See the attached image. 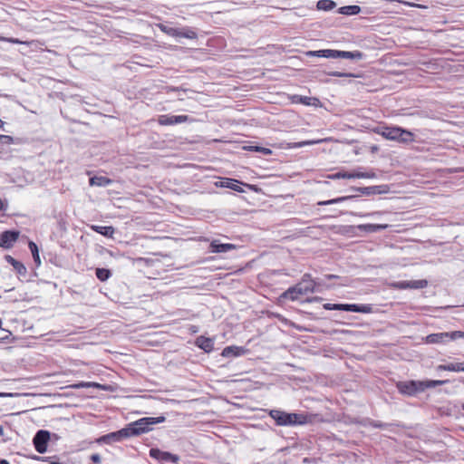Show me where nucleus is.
<instances>
[{
	"label": "nucleus",
	"mask_w": 464,
	"mask_h": 464,
	"mask_svg": "<svg viewBox=\"0 0 464 464\" xmlns=\"http://www.w3.org/2000/svg\"><path fill=\"white\" fill-rule=\"evenodd\" d=\"M125 431V427L118 431L111 432L109 434L104 435L102 438V440L104 442H111V441H121L123 439L130 438V435H123L122 432Z\"/></svg>",
	"instance_id": "obj_18"
},
{
	"label": "nucleus",
	"mask_w": 464,
	"mask_h": 464,
	"mask_svg": "<svg viewBox=\"0 0 464 464\" xmlns=\"http://www.w3.org/2000/svg\"><path fill=\"white\" fill-rule=\"evenodd\" d=\"M329 178L332 179H351L352 174H351V172H348V171H339V172L330 175Z\"/></svg>",
	"instance_id": "obj_36"
},
{
	"label": "nucleus",
	"mask_w": 464,
	"mask_h": 464,
	"mask_svg": "<svg viewBox=\"0 0 464 464\" xmlns=\"http://www.w3.org/2000/svg\"><path fill=\"white\" fill-rule=\"evenodd\" d=\"M190 121L188 115H161L159 117V123L160 125H175Z\"/></svg>",
	"instance_id": "obj_14"
},
{
	"label": "nucleus",
	"mask_w": 464,
	"mask_h": 464,
	"mask_svg": "<svg viewBox=\"0 0 464 464\" xmlns=\"http://www.w3.org/2000/svg\"><path fill=\"white\" fill-rule=\"evenodd\" d=\"M328 75L334 76V77H345V78H348V77L356 78V77H358V75H356L354 73L342 72H337V71L330 72H328Z\"/></svg>",
	"instance_id": "obj_37"
},
{
	"label": "nucleus",
	"mask_w": 464,
	"mask_h": 464,
	"mask_svg": "<svg viewBox=\"0 0 464 464\" xmlns=\"http://www.w3.org/2000/svg\"><path fill=\"white\" fill-rule=\"evenodd\" d=\"M209 247L211 253H226L236 249L237 246L229 243H220L218 240H213L210 243Z\"/></svg>",
	"instance_id": "obj_15"
},
{
	"label": "nucleus",
	"mask_w": 464,
	"mask_h": 464,
	"mask_svg": "<svg viewBox=\"0 0 464 464\" xmlns=\"http://www.w3.org/2000/svg\"><path fill=\"white\" fill-rule=\"evenodd\" d=\"M375 132L386 140L401 143H410L413 140V133L396 126H381L376 128Z\"/></svg>",
	"instance_id": "obj_4"
},
{
	"label": "nucleus",
	"mask_w": 464,
	"mask_h": 464,
	"mask_svg": "<svg viewBox=\"0 0 464 464\" xmlns=\"http://www.w3.org/2000/svg\"><path fill=\"white\" fill-rule=\"evenodd\" d=\"M5 259L8 264H10L12 261H14V258L13 256H11L10 255H6V256H5Z\"/></svg>",
	"instance_id": "obj_44"
},
{
	"label": "nucleus",
	"mask_w": 464,
	"mask_h": 464,
	"mask_svg": "<svg viewBox=\"0 0 464 464\" xmlns=\"http://www.w3.org/2000/svg\"><path fill=\"white\" fill-rule=\"evenodd\" d=\"M306 55L309 57H324V58H331V59H352V60H362L364 57V54L360 51H339V50H332V49H323L317 51H308Z\"/></svg>",
	"instance_id": "obj_5"
},
{
	"label": "nucleus",
	"mask_w": 464,
	"mask_h": 464,
	"mask_svg": "<svg viewBox=\"0 0 464 464\" xmlns=\"http://www.w3.org/2000/svg\"><path fill=\"white\" fill-rule=\"evenodd\" d=\"M218 188H227L237 192H244L240 185H244V183L238 181L237 179H230V178H222L220 180L215 183ZM245 186L248 187L251 189H254L255 186L245 184Z\"/></svg>",
	"instance_id": "obj_11"
},
{
	"label": "nucleus",
	"mask_w": 464,
	"mask_h": 464,
	"mask_svg": "<svg viewBox=\"0 0 464 464\" xmlns=\"http://www.w3.org/2000/svg\"><path fill=\"white\" fill-rule=\"evenodd\" d=\"M159 28L160 29L161 32H163L166 34L172 36V37L177 33V28L167 25V24H160Z\"/></svg>",
	"instance_id": "obj_35"
},
{
	"label": "nucleus",
	"mask_w": 464,
	"mask_h": 464,
	"mask_svg": "<svg viewBox=\"0 0 464 464\" xmlns=\"http://www.w3.org/2000/svg\"><path fill=\"white\" fill-rule=\"evenodd\" d=\"M95 275L100 281L104 282L111 276V272L107 268H96Z\"/></svg>",
	"instance_id": "obj_32"
},
{
	"label": "nucleus",
	"mask_w": 464,
	"mask_h": 464,
	"mask_svg": "<svg viewBox=\"0 0 464 464\" xmlns=\"http://www.w3.org/2000/svg\"><path fill=\"white\" fill-rule=\"evenodd\" d=\"M195 344L208 353L214 349V340L203 335L197 337Z\"/></svg>",
	"instance_id": "obj_17"
},
{
	"label": "nucleus",
	"mask_w": 464,
	"mask_h": 464,
	"mask_svg": "<svg viewBox=\"0 0 464 464\" xmlns=\"http://www.w3.org/2000/svg\"><path fill=\"white\" fill-rule=\"evenodd\" d=\"M353 198H354V196L339 197V198L329 199V200L320 201V202H318V205H320V206H327V205L337 204V203H340V202H343V201L352 199Z\"/></svg>",
	"instance_id": "obj_31"
},
{
	"label": "nucleus",
	"mask_w": 464,
	"mask_h": 464,
	"mask_svg": "<svg viewBox=\"0 0 464 464\" xmlns=\"http://www.w3.org/2000/svg\"><path fill=\"white\" fill-rule=\"evenodd\" d=\"M4 125V122L3 121L0 119V127H2Z\"/></svg>",
	"instance_id": "obj_51"
},
{
	"label": "nucleus",
	"mask_w": 464,
	"mask_h": 464,
	"mask_svg": "<svg viewBox=\"0 0 464 464\" xmlns=\"http://www.w3.org/2000/svg\"><path fill=\"white\" fill-rule=\"evenodd\" d=\"M165 420L166 418L164 416L144 417L128 424L125 427V431L122 433L123 435H130V437L139 436L151 430L153 425L162 423Z\"/></svg>",
	"instance_id": "obj_3"
},
{
	"label": "nucleus",
	"mask_w": 464,
	"mask_h": 464,
	"mask_svg": "<svg viewBox=\"0 0 464 464\" xmlns=\"http://www.w3.org/2000/svg\"><path fill=\"white\" fill-rule=\"evenodd\" d=\"M255 151H258V152H261L263 153L264 155H270L272 153L271 150L268 149V148H264V147H258V146H256L254 147V150Z\"/></svg>",
	"instance_id": "obj_41"
},
{
	"label": "nucleus",
	"mask_w": 464,
	"mask_h": 464,
	"mask_svg": "<svg viewBox=\"0 0 464 464\" xmlns=\"http://www.w3.org/2000/svg\"><path fill=\"white\" fill-rule=\"evenodd\" d=\"M50 440V432L40 430L34 437L33 442L38 453H44L47 450V443Z\"/></svg>",
	"instance_id": "obj_10"
},
{
	"label": "nucleus",
	"mask_w": 464,
	"mask_h": 464,
	"mask_svg": "<svg viewBox=\"0 0 464 464\" xmlns=\"http://www.w3.org/2000/svg\"><path fill=\"white\" fill-rule=\"evenodd\" d=\"M5 332H6V331L3 330V333H0V336H5Z\"/></svg>",
	"instance_id": "obj_50"
},
{
	"label": "nucleus",
	"mask_w": 464,
	"mask_h": 464,
	"mask_svg": "<svg viewBox=\"0 0 464 464\" xmlns=\"http://www.w3.org/2000/svg\"><path fill=\"white\" fill-rule=\"evenodd\" d=\"M14 269L16 271V273L20 276H25L27 273L26 267L22 264L20 261L17 263V265L14 267Z\"/></svg>",
	"instance_id": "obj_38"
},
{
	"label": "nucleus",
	"mask_w": 464,
	"mask_h": 464,
	"mask_svg": "<svg viewBox=\"0 0 464 464\" xmlns=\"http://www.w3.org/2000/svg\"><path fill=\"white\" fill-rule=\"evenodd\" d=\"M290 100H291L292 103H296V104L300 103V104H304V105H314V104H315L316 102H318L317 98L301 96V95H297V94L292 95L290 97Z\"/></svg>",
	"instance_id": "obj_22"
},
{
	"label": "nucleus",
	"mask_w": 464,
	"mask_h": 464,
	"mask_svg": "<svg viewBox=\"0 0 464 464\" xmlns=\"http://www.w3.org/2000/svg\"><path fill=\"white\" fill-rule=\"evenodd\" d=\"M91 459L94 463H100L102 460V458L99 454L95 453L91 456Z\"/></svg>",
	"instance_id": "obj_43"
},
{
	"label": "nucleus",
	"mask_w": 464,
	"mask_h": 464,
	"mask_svg": "<svg viewBox=\"0 0 464 464\" xmlns=\"http://www.w3.org/2000/svg\"><path fill=\"white\" fill-rule=\"evenodd\" d=\"M3 207H4L3 202H2V200L0 199V211L3 209Z\"/></svg>",
	"instance_id": "obj_49"
},
{
	"label": "nucleus",
	"mask_w": 464,
	"mask_h": 464,
	"mask_svg": "<svg viewBox=\"0 0 464 464\" xmlns=\"http://www.w3.org/2000/svg\"><path fill=\"white\" fill-rule=\"evenodd\" d=\"M381 187L379 186H371V187H364V188H353L352 189L354 191H359L365 195H371V194H379L382 193V190L380 189Z\"/></svg>",
	"instance_id": "obj_28"
},
{
	"label": "nucleus",
	"mask_w": 464,
	"mask_h": 464,
	"mask_svg": "<svg viewBox=\"0 0 464 464\" xmlns=\"http://www.w3.org/2000/svg\"><path fill=\"white\" fill-rule=\"evenodd\" d=\"M438 371H448V372H464V362H450L448 364H440L437 366Z\"/></svg>",
	"instance_id": "obj_21"
},
{
	"label": "nucleus",
	"mask_w": 464,
	"mask_h": 464,
	"mask_svg": "<svg viewBox=\"0 0 464 464\" xmlns=\"http://www.w3.org/2000/svg\"><path fill=\"white\" fill-rule=\"evenodd\" d=\"M449 380H426L420 381V391L423 392L429 388H434L448 383Z\"/></svg>",
	"instance_id": "obj_23"
},
{
	"label": "nucleus",
	"mask_w": 464,
	"mask_h": 464,
	"mask_svg": "<svg viewBox=\"0 0 464 464\" xmlns=\"http://www.w3.org/2000/svg\"><path fill=\"white\" fill-rule=\"evenodd\" d=\"M463 338L464 339V332L462 331H454L450 333H437L430 334L425 337L426 343H447L450 341H454L456 339Z\"/></svg>",
	"instance_id": "obj_7"
},
{
	"label": "nucleus",
	"mask_w": 464,
	"mask_h": 464,
	"mask_svg": "<svg viewBox=\"0 0 464 464\" xmlns=\"http://www.w3.org/2000/svg\"><path fill=\"white\" fill-rule=\"evenodd\" d=\"M397 389L401 394L412 396L417 392H420V381L399 382Z\"/></svg>",
	"instance_id": "obj_8"
},
{
	"label": "nucleus",
	"mask_w": 464,
	"mask_h": 464,
	"mask_svg": "<svg viewBox=\"0 0 464 464\" xmlns=\"http://www.w3.org/2000/svg\"><path fill=\"white\" fill-rule=\"evenodd\" d=\"M268 415L275 420L277 426H297L310 422V417L303 413L270 410Z\"/></svg>",
	"instance_id": "obj_2"
},
{
	"label": "nucleus",
	"mask_w": 464,
	"mask_h": 464,
	"mask_svg": "<svg viewBox=\"0 0 464 464\" xmlns=\"http://www.w3.org/2000/svg\"><path fill=\"white\" fill-rule=\"evenodd\" d=\"M111 183V180L103 176H95L90 179V185L92 186H99V187H106Z\"/></svg>",
	"instance_id": "obj_26"
},
{
	"label": "nucleus",
	"mask_w": 464,
	"mask_h": 464,
	"mask_svg": "<svg viewBox=\"0 0 464 464\" xmlns=\"http://www.w3.org/2000/svg\"><path fill=\"white\" fill-rule=\"evenodd\" d=\"M389 227L388 224H362L358 226V229L367 233H375Z\"/></svg>",
	"instance_id": "obj_19"
},
{
	"label": "nucleus",
	"mask_w": 464,
	"mask_h": 464,
	"mask_svg": "<svg viewBox=\"0 0 464 464\" xmlns=\"http://www.w3.org/2000/svg\"><path fill=\"white\" fill-rule=\"evenodd\" d=\"M92 229L107 237H112L115 229L111 226H92Z\"/></svg>",
	"instance_id": "obj_24"
},
{
	"label": "nucleus",
	"mask_w": 464,
	"mask_h": 464,
	"mask_svg": "<svg viewBox=\"0 0 464 464\" xmlns=\"http://www.w3.org/2000/svg\"><path fill=\"white\" fill-rule=\"evenodd\" d=\"M13 141H14L13 137H11L9 135L0 134V142H2L4 144H11V143H13Z\"/></svg>",
	"instance_id": "obj_40"
},
{
	"label": "nucleus",
	"mask_w": 464,
	"mask_h": 464,
	"mask_svg": "<svg viewBox=\"0 0 464 464\" xmlns=\"http://www.w3.org/2000/svg\"><path fill=\"white\" fill-rule=\"evenodd\" d=\"M371 425H372V427L378 428V429H384L388 426L386 423L377 421V420L372 421Z\"/></svg>",
	"instance_id": "obj_42"
},
{
	"label": "nucleus",
	"mask_w": 464,
	"mask_h": 464,
	"mask_svg": "<svg viewBox=\"0 0 464 464\" xmlns=\"http://www.w3.org/2000/svg\"><path fill=\"white\" fill-rule=\"evenodd\" d=\"M150 456L161 462L177 463L179 460L178 455L159 449H150Z\"/></svg>",
	"instance_id": "obj_12"
},
{
	"label": "nucleus",
	"mask_w": 464,
	"mask_h": 464,
	"mask_svg": "<svg viewBox=\"0 0 464 464\" xmlns=\"http://www.w3.org/2000/svg\"><path fill=\"white\" fill-rule=\"evenodd\" d=\"M315 291L316 283L309 274H304L302 277V280L299 283L289 287L287 290H285L279 295L278 301H297L300 298V296L305 295L309 293H314Z\"/></svg>",
	"instance_id": "obj_1"
},
{
	"label": "nucleus",
	"mask_w": 464,
	"mask_h": 464,
	"mask_svg": "<svg viewBox=\"0 0 464 464\" xmlns=\"http://www.w3.org/2000/svg\"><path fill=\"white\" fill-rule=\"evenodd\" d=\"M246 353V349L242 346H227L223 349L221 355L223 357H238L242 356Z\"/></svg>",
	"instance_id": "obj_16"
},
{
	"label": "nucleus",
	"mask_w": 464,
	"mask_h": 464,
	"mask_svg": "<svg viewBox=\"0 0 464 464\" xmlns=\"http://www.w3.org/2000/svg\"><path fill=\"white\" fill-rule=\"evenodd\" d=\"M101 385L92 382H79L71 385L73 389L90 388V387H100Z\"/></svg>",
	"instance_id": "obj_34"
},
{
	"label": "nucleus",
	"mask_w": 464,
	"mask_h": 464,
	"mask_svg": "<svg viewBox=\"0 0 464 464\" xmlns=\"http://www.w3.org/2000/svg\"><path fill=\"white\" fill-rule=\"evenodd\" d=\"M384 213H385L384 211H374V212H370V213H360V214H357V216H359L361 218L379 217Z\"/></svg>",
	"instance_id": "obj_39"
},
{
	"label": "nucleus",
	"mask_w": 464,
	"mask_h": 464,
	"mask_svg": "<svg viewBox=\"0 0 464 464\" xmlns=\"http://www.w3.org/2000/svg\"><path fill=\"white\" fill-rule=\"evenodd\" d=\"M352 179H374L376 177L373 171L363 172L361 170L351 171Z\"/></svg>",
	"instance_id": "obj_30"
},
{
	"label": "nucleus",
	"mask_w": 464,
	"mask_h": 464,
	"mask_svg": "<svg viewBox=\"0 0 464 464\" xmlns=\"http://www.w3.org/2000/svg\"><path fill=\"white\" fill-rule=\"evenodd\" d=\"M28 246L32 253V256H33V258H34V261L36 266H39L41 265V259L39 256V250H38L37 245L34 242L30 241L28 244Z\"/></svg>",
	"instance_id": "obj_29"
},
{
	"label": "nucleus",
	"mask_w": 464,
	"mask_h": 464,
	"mask_svg": "<svg viewBox=\"0 0 464 464\" xmlns=\"http://www.w3.org/2000/svg\"><path fill=\"white\" fill-rule=\"evenodd\" d=\"M336 6V3L333 0H319L316 4L318 10L331 11Z\"/></svg>",
	"instance_id": "obj_27"
},
{
	"label": "nucleus",
	"mask_w": 464,
	"mask_h": 464,
	"mask_svg": "<svg viewBox=\"0 0 464 464\" xmlns=\"http://www.w3.org/2000/svg\"><path fill=\"white\" fill-rule=\"evenodd\" d=\"M325 310H340L353 313L369 314L372 308L371 304H330L326 303L323 305Z\"/></svg>",
	"instance_id": "obj_6"
},
{
	"label": "nucleus",
	"mask_w": 464,
	"mask_h": 464,
	"mask_svg": "<svg viewBox=\"0 0 464 464\" xmlns=\"http://www.w3.org/2000/svg\"><path fill=\"white\" fill-rule=\"evenodd\" d=\"M0 41L11 43V44H24L27 46H30L34 43V41H21L17 38L4 37V36H0Z\"/></svg>",
	"instance_id": "obj_33"
},
{
	"label": "nucleus",
	"mask_w": 464,
	"mask_h": 464,
	"mask_svg": "<svg viewBox=\"0 0 464 464\" xmlns=\"http://www.w3.org/2000/svg\"><path fill=\"white\" fill-rule=\"evenodd\" d=\"M321 299H322L321 297H314L313 299H309L308 302H313V301L318 302Z\"/></svg>",
	"instance_id": "obj_46"
},
{
	"label": "nucleus",
	"mask_w": 464,
	"mask_h": 464,
	"mask_svg": "<svg viewBox=\"0 0 464 464\" xmlns=\"http://www.w3.org/2000/svg\"><path fill=\"white\" fill-rule=\"evenodd\" d=\"M173 37H183V38H187V39H197L198 38V34L197 32L195 31V29L191 28V27H184V28H177V33L176 34L173 35Z\"/></svg>",
	"instance_id": "obj_20"
},
{
	"label": "nucleus",
	"mask_w": 464,
	"mask_h": 464,
	"mask_svg": "<svg viewBox=\"0 0 464 464\" xmlns=\"http://www.w3.org/2000/svg\"><path fill=\"white\" fill-rule=\"evenodd\" d=\"M325 278H327V279L337 278V276H335V275H326Z\"/></svg>",
	"instance_id": "obj_45"
},
{
	"label": "nucleus",
	"mask_w": 464,
	"mask_h": 464,
	"mask_svg": "<svg viewBox=\"0 0 464 464\" xmlns=\"http://www.w3.org/2000/svg\"><path fill=\"white\" fill-rule=\"evenodd\" d=\"M0 464H9L7 460L5 459H3L0 461Z\"/></svg>",
	"instance_id": "obj_48"
},
{
	"label": "nucleus",
	"mask_w": 464,
	"mask_h": 464,
	"mask_svg": "<svg viewBox=\"0 0 464 464\" xmlns=\"http://www.w3.org/2000/svg\"><path fill=\"white\" fill-rule=\"evenodd\" d=\"M19 232L6 230L0 234V247L5 249L11 248L19 237Z\"/></svg>",
	"instance_id": "obj_13"
},
{
	"label": "nucleus",
	"mask_w": 464,
	"mask_h": 464,
	"mask_svg": "<svg viewBox=\"0 0 464 464\" xmlns=\"http://www.w3.org/2000/svg\"><path fill=\"white\" fill-rule=\"evenodd\" d=\"M18 262H19V261H17V260L14 259V261H12V262L10 263V265H11L13 267H14V266L17 265V263H18Z\"/></svg>",
	"instance_id": "obj_47"
},
{
	"label": "nucleus",
	"mask_w": 464,
	"mask_h": 464,
	"mask_svg": "<svg viewBox=\"0 0 464 464\" xmlns=\"http://www.w3.org/2000/svg\"><path fill=\"white\" fill-rule=\"evenodd\" d=\"M428 285V281L425 279L420 280H409V281H398L391 284V286L394 289H422Z\"/></svg>",
	"instance_id": "obj_9"
},
{
	"label": "nucleus",
	"mask_w": 464,
	"mask_h": 464,
	"mask_svg": "<svg viewBox=\"0 0 464 464\" xmlns=\"http://www.w3.org/2000/svg\"><path fill=\"white\" fill-rule=\"evenodd\" d=\"M361 12L359 5H345L338 9V13L344 15H355Z\"/></svg>",
	"instance_id": "obj_25"
}]
</instances>
